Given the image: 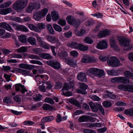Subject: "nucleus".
Masks as SVG:
<instances>
[{"mask_svg": "<svg viewBox=\"0 0 133 133\" xmlns=\"http://www.w3.org/2000/svg\"><path fill=\"white\" fill-rule=\"evenodd\" d=\"M28 42L32 45H35L36 44V40L35 39L32 37H29L28 39Z\"/></svg>", "mask_w": 133, "mask_h": 133, "instance_id": "nucleus-23", "label": "nucleus"}, {"mask_svg": "<svg viewBox=\"0 0 133 133\" xmlns=\"http://www.w3.org/2000/svg\"><path fill=\"white\" fill-rule=\"evenodd\" d=\"M2 70H3L4 71L9 72L11 71V67L8 66H4L3 65L2 66Z\"/></svg>", "mask_w": 133, "mask_h": 133, "instance_id": "nucleus-56", "label": "nucleus"}, {"mask_svg": "<svg viewBox=\"0 0 133 133\" xmlns=\"http://www.w3.org/2000/svg\"><path fill=\"white\" fill-rule=\"evenodd\" d=\"M88 87V86L84 83H82L80 84L79 88L80 89H77V92L79 94H86L85 90Z\"/></svg>", "mask_w": 133, "mask_h": 133, "instance_id": "nucleus-8", "label": "nucleus"}, {"mask_svg": "<svg viewBox=\"0 0 133 133\" xmlns=\"http://www.w3.org/2000/svg\"><path fill=\"white\" fill-rule=\"evenodd\" d=\"M127 90V91L133 92V85L128 84Z\"/></svg>", "mask_w": 133, "mask_h": 133, "instance_id": "nucleus-61", "label": "nucleus"}, {"mask_svg": "<svg viewBox=\"0 0 133 133\" xmlns=\"http://www.w3.org/2000/svg\"><path fill=\"white\" fill-rule=\"evenodd\" d=\"M12 2L11 1L4 3L0 5V8H6L9 6L11 4Z\"/></svg>", "mask_w": 133, "mask_h": 133, "instance_id": "nucleus-36", "label": "nucleus"}, {"mask_svg": "<svg viewBox=\"0 0 133 133\" xmlns=\"http://www.w3.org/2000/svg\"><path fill=\"white\" fill-rule=\"evenodd\" d=\"M70 55L74 57H77L78 55V52L75 50H72L70 51Z\"/></svg>", "mask_w": 133, "mask_h": 133, "instance_id": "nucleus-54", "label": "nucleus"}, {"mask_svg": "<svg viewBox=\"0 0 133 133\" xmlns=\"http://www.w3.org/2000/svg\"><path fill=\"white\" fill-rule=\"evenodd\" d=\"M79 44H78L76 42H73L70 44H68L67 45L71 48L78 49Z\"/></svg>", "mask_w": 133, "mask_h": 133, "instance_id": "nucleus-20", "label": "nucleus"}, {"mask_svg": "<svg viewBox=\"0 0 133 133\" xmlns=\"http://www.w3.org/2000/svg\"><path fill=\"white\" fill-rule=\"evenodd\" d=\"M95 61V59L93 57H91L89 56H85L82 58L81 61L83 63H88L89 62H94Z\"/></svg>", "mask_w": 133, "mask_h": 133, "instance_id": "nucleus-9", "label": "nucleus"}, {"mask_svg": "<svg viewBox=\"0 0 133 133\" xmlns=\"http://www.w3.org/2000/svg\"><path fill=\"white\" fill-rule=\"evenodd\" d=\"M58 23L62 26H64L66 24V22L65 19H60L58 22Z\"/></svg>", "mask_w": 133, "mask_h": 133, "instance_id": "nucleus-57", "label": "nucleus"}, {"mask_svg": "<svg viewBox=\"0 0 133 133\" xmlns=\"http://www.w3.org/2000/svg\"><path fill=\"white\" fill-rule=\"evenodd\" d=\"M64 61L69 65H72L75 64V63L74 62L73 59H71L69 58H67Z\"/></svg>", "mask_w": 133, "mask_h": 133, "instance_id": "nucleus-35", "label": "nucleus"}, {"mask_svg": "<svg viewBox=\"0 0 133 133\" xmlns=\"http://www.w3.org/2000/svg\"><path fill=\"white\" fill-rule=\"evenodd\" d=\"M34 9H37L40 8L41 5L39 3H31Z\"/></svg>", "mask_w": 133, "mask_h": 133, "instance_id": "nucleus-44", "label": "nucleus"}, {"mask_svg": "<svg viewBox=\"0 0 133 133\" xmlns=\"http://www.w3.org/2000/svg\"><path fill=\"white\" fill-rule=\"evenodd\" d=\"M78 79L82 81L86 82L87 81V79L86 75H78Z\"/></svg>", "mask_w": 133, "mask_h": 133, "instance_id": "nucleus-43", "label": "nucleus"}, {"mask_svg": "<svg viewBox=\"0 0 133 133\" xmlns=\"http://www.w3.org/2000/svg\"><path fill=\"white\" fill-rule=\"evenodd\" d=\"M91 15L94 17H96L97 18H101L103 17V15L101 13L97 12L94 14H92Z\"/></svg>", "mask_w": 133, "mask_h": 133, "instance_id": "nucleus-51", "label": "nucleus"}, {"mask_svg": "<svg viewBox=\"0 0 133 133\" xmlns=\"http://www.w3.org/2000/svg\"><path fill=\"white\" fill-rule=\"evenodd\" d=\"M30 62L32 64H38L40 65H42L43 64L41 62L37 60H32L30 61Z\"/></svg>", "mask_w": 133, "mask_h": 133, "instance_id": "nucleus-60", "label": "nucleus"}, {"mask_svg": "<svg viewBox=\"0 0 133 133\" xmlns=\"http://www.w3.org/2000/svg\"><path fill=\"white\" fill-rule=\"evenodd\" d=\"M111 105V102L108 101H105L103 102V105L106 108L110 107Z\"/></svg>", "mask_w": 133, "mask_h": 133, "instance_id": "nucleus-58", "label": "nucleus"}, {"mask_svg": "<svg viewBox=\"0 0 133 133\" xmlns=\"http://www.w3.org/2000/svg\"><path fill=\"white\" fill-rule=\"evenodd\" d=\"M12 9L10 8L0 9V14L4 15H6L10 13Z\"/></svg>", "mask_w": 133, "mask_h": 133, "instance_id": "nucleus-16", "label": "nucleus"}, {"mask_svg": "<svg viewBox=\"0 0 133 133\" xmlns=\"http://www.w3.org/2000/svg\"><path fill=\"white\" fill-rule=\"evenodd\" d=\"M84 42L90 44H92L93 42V41L89 37H86L84 39Z\"/></svg>", "mask_w": 133, "mask_h": 133, "instance_id": "nucleus-49", "label": "nucleus"}, {"mask_svg": "<svg viewBox=\"0 0 133 133\" xmlns=\"http://www.w3.org/2000/svg\"><path fill=\"white\" fill-rule=\"evenodd\" d=\"M110 41L111 47L115 49H117V47L116 44L115 40L114 38H112L110 40Z\"/></svg>", "mask_w": 133, "mask_h": 133, "instance_id": "nucleus-24", "label": "nucleus"}, {"mask_svg": "<svg viewBox=\"0 0 133 133\" xmlns=\"http://www.w3.org/2000/svg\"><path fill=\"white\" fill-rule=\"evenodd\" d=\"M107 42L104 41H103L98 43L97 45V48L102 49L106 48L107 46Z\"/></svg>", "mask_w": 133, "mask_h": 133, "instance_id": "nucleus-11", "label": "nucleus"}, {"mask_svg": "<svg viewBox=\"0 0 133 133\" xmlns=\"http://www.w3.org/2000/svg\"><path fill=\"white\" fill-rule=\"evenodd\" d=\"M39 56L42 58L46 59H50L52 58V57L49 54L42 53L39 54Z\"/></svg>", "mask_w": 133, "mask_h": 133, "instance_id": "nucleus-17", "label": "nucleus"}, {"mask_svg": "<svg viewBox=\"0 0 133 133\" xmlns=\"http://www.w3.org/2000/svg\"><path fill=\"white\" fill-rule=\"evenodd\" d=\"M36 38L38 44L41 46L44 42L43 41V39L39 36H37Z\"/></svg>", "mask_w": 133, "mask_h": 133, "instance_id": "nucleus-47", "label": "nucleus"}, {"mask_svg": "<svg viewBox=\"0 0 133 133\" xmlns=\"http://www.w3.org/2000/svg\"><path fill=\"white\" fill-rule=\"evenodd\" d=\"M89 117V116H82L79 118L78 121L79 122H87L88 121Z\"/></svg>", "mask_w": 133, "mask_h": 133, "instance_id": "nucleus-29", "label": "nucleus"}, {"mask_svg": "<svg viewBox=\"0 0 133 133\" xmlns=\"http://www.w3.org/2000/svg\"><path fill=\"white\" fill-rule=\"evenodd\" d=\"M128 85H124L123 84H120L118 86V88L122 90L126 91L127 90V88Z\"/></svg>", "mask_w": 133, "mask_h": 133, "instance_id": "nucleus-45", "label": "nucleus"}, {"mask_svg": "<svg viewBox=\"0 0 133 133\" xmlns=\"http://www.w3.org/2000/svg\"><path fill=\"white\" fill-rule=\"evenodd\" d=\"M87 72L88 73L93 75H104L105 74L103 70L95 68H89L88 69Z\"/></svg>", "mask_w": 133, "mask_h": 133, "instance_id": "nucleus-5", "label": "nucleus"}, {"mask_svg": "<svg viewBox=\"0 0 133 133\" xmlns=\"http://www.w3.org/2000/svg\"><path fill=\"white\" fill-rule=\"evenodd\" d=\"M23 85L20 84H17L15 85V89L17 91H18L20 90L21 88H22V86Z\"/></svg>", "mask_w": 133, "mask_h": 133, "instance_id": "nucleus-63", "label": "nucleus"}, {"mask_svg": "<svg viewBox=\"0 0 133 133\" xmlns=\"http://www.w3.org/2000/svg\"><path fill=\"white\" fill-rule=\"evenodd\" d=\"M106 72L109 75H112L115 74V72L119 74H122V70H116V71L114 70H107Z\"/></svg>", "mask_w": 133, "mask_h": 133, "instance_id": "nucleus-25", "label": "nucleus"}, {"mask_svg": "<svg viewBox=\"0 0 133 133\" xmlns=\"http://www.w3.org/2000/svg\"><path fill=\"white\" fill-rule=\"evenodd\" d=\"M27 50V48L25 46H22L17 49V52L18 53L25 52Z\"/></svg>", "mask_w": 133, "mask_h": 133, "instance_id": "nucleus-42", "label": "nucleus"}, {"mask_svg": "<svg viewBox=\"0 0 133 133\" xmlns=\"http://www.w3.org/2000/svg\"><path fill=\"white\" fill-rule=\"evenodd\" d=\"M45 24L43 23H38L37 24L38 29H39V32H41L40 30L45 29Z\"/></svg>", "mask_w": 133, "mask_h": 133, "instance_id": "nucleus-37", "label": "nucleus"}, {"mask_svg": "<svg viewBox=\"0 0 133 133\" xmlns=\"http://www.w3.org/2000/svg\"><path fill=\"white\" fill-rule=\"evenodd\" d=\"M124 114L128 116H133V108H130L125 110L124 111Z\"/></svg>", "mask_w": 133, "mask_h": 133, "instance_id": "nucleus-26", "label": "nucleus"}, {"mask_svg": "<svg viewBox=\"0 0 133 133\" xmlns=\"http://www.w3.org/2000/svg\"><path fill=\"white\" fill-rule=\"evenodd\" d=\"M110 34L109 30L105 29L104 31H100L98 35V37L99 38H101L106 36L109 35Z\"/></svg>", "mask_w": 133, "mask_h": 133, "instance_id": "nucleus-14", "label": "nucleus"}, {"mask_svg": "<svg viewBox=\"0 0 133 133\" xmlns=\"http://www.w3.org/2000/svg\"><path fill=\"white\" fill-rule=\"evenodd\" d=\"M0 28H3L11 32H13L14 30L11 26L5 22L0 23Z\"/></svg>", "mask_w": 133, "mask_h": 133, "instance_id": "nucleus-10", "label": "nucleus"}, {"mask_svg": "<svg viewBox=\"0 0 133 133\" xmlns=\"http://www.w3.org/2000/svg\"><path fill=\"white\" fill-rule=\"evenodd\" d=\"M66 20L68 23L70 24H73L74 23L75 19L71 16H68L66 18Z\"/></svg>", "mask_w": 133, "mask_h": 133, "instance_id": "nucleus-28", "label": "nucleus"}, {"mask_svg": "<svg viewBox=\"0 0 133 133\" xmlns=\"http://www.w3.org/2000/svg\"><path fill=\"white\" fill-rule=\"evenodd\" d=\"M78 49L82 51H86L88 49V47L87 46H84L79 44Z\"/></svg>", "mask_w": 133, "mask_h": 133, "instance_id": "nucleus-39", "label": "nucleus"}, {"mask_svg": "<svg viewBox=\"0 0 133 133\" xmlns=\"http://www.w3.org/2000/svg\"><path fill=\"white\" fill-rule=\"evenodd\" d=\"M69 89V86L66 83H65L64 84L62 91H63L64 90H68Z\"/></svg>", "mask_w": 133, "mask_h": 133, "instance_id": "nucleus-62", "label": "nucleus"}, {"mask_svg": "<svg viewBox=\"0 0 133 133\" xmlns=\"http://www.w3.org/2000/svg\"><path fill=\"white\" fill-rule=\"evenodd\" d=\"M90 107L92 110L94 112H96L98 110V108L99 107L98 105H99V104H95L94 103L91 102L89 103Z\"/></svg>", "mask_w": 133, "mask_h": 133, "instance_id": "nucleus-13", "label": "nucleus"}, {"mask_svg": "<svg viewBox=\"0 0 133 133\" xmlns=\"http://www.w3.org/2000/svg\"><path fill=\"white\" fill-rule=\"evenodd\" d=\"M111 81L113 83H122L128 84L129 82L128 79L122 77H115L112 79Z\"/></svg>", "mask_w": 133, "mask_h": 133, "instance_id": "nucleus-6", "label": "nucleus"}, {"mask_svg": "<svg viewBox=\"0 0 133 133\" xmlns=\"http://www.w3.org/2000/svg\"><path fill=\"white\" fill-rule=\"evenodd\" d=\"M53 27L55 30L57 31L60 32L62 31V28L61 26L56 24H53Z\"/></svg>", "mask_w": 133, "mask_h": 133, "instance_id": "nucleus-38", "label": "nucleus"}, {"mask_svg": "<svg viewBox=\"0 0 133 133\" xmlns=\"http://www.w3.org/2000/svg\"><path fill=\"white\" fill-rule=\"evenodd\" d=\"M34 10V9L30 3L26 8V11L28 13H31Z\"/></svg>", "mask_w": 133, "mask_h": 133, "instance_id": "nucleus-40", "label": "nucleus"}, {"mask_svg": "<svg viewBox=\"0 0 133 133\" xmlns=\"http://www.w3.org/2000/svg\"><path fill=\"white\" fill-rule=\"evenodd\" d=\"M83 131L84 133H96L95 131L91 129H85Z\"/></svg>", "mask_w": 133, "mask_h": 133, "instance_id": "nucleus-64", "label": "nucleus"}, {"mask_svg": "<svg viewBox=\"0 0 133 133\" xmlns=\"http://www.w3.org/2000/svg\"><path fill=\"white\" fill-rule=\"evenodd\" d=\"M118 39L119 44L122 46L125 47L124 50H129L132 48V46L130 43L131 41L130 39L121 37H119Z\"/></svg>", "mask_w": 133, "mask_h": 133, "instance_id": "nucleus-2", "label": "nucleus"}, {"mask_svg": "<svg viewBox=\"0 0 133 133\" xmlns=\"http://www.w3.org/2000/svg\"><path fill=\"white\" fill-rule=\"evenodd\" d=\"M17 72H18L21 74H22L30 75V74L29 71L21 69H17Z\"/></svg>", "mask_w": 133, "mask_h": 133, "instance_id": "nucleus-34", "label": "nucleus"}, {"mask_svg": "<svg viewBox=\"0 0 133 133\" xmlns=\"http://www.w3.org/2000/svg\"><path fill=\"white\" fill-rule=\"evenodd\" d=\"M10 19L18 22H23L22 19L19 17H10Z\"/></svg>", "mask_w": 133, "mask_h": 133, "instance_id": "nucleus-31", "label": "nucleus"}, {"mask_svg": "<svg viewBox=\"0 0 133 133\" xmlns=\"http://www.w3.org/2000/svg\"><path fill=\"white\" fill-rule=\"evenodd\" d=\"M45 102L48 103H49L51 104H54V102L53 99L50 98H46L45 99Z\"/></svg>", "mask_w": 133, "mask_h": 133, "instance_id": "nucleus-53", "label": "nucleus"}, {"mask_svg": "<svg viewBox=\"0 0 133 133\" xmlns=\"http://www.w3.org/2000/svg\"><path fill=\"white\" fill-rule=\"evenodd\" d=\"M28 27L31 30H34L37 32H39V29H38V28L33 24H29L28 25Z\"/></svg>", "mask_w": 133, "mask_h": 133, "instance_id": "nucleus-27", "label": "nucleus"}, {"mask_svg": "<svg viewBox=\"0 0 133 133\" xmlns=\"http://www.w3.org/2000/svg\"><path fill=\"white\" fill-rule=\"evenodd\" d=\"M68 56L67 52L65 51H62L59 54L60 57L63 59L64 61L67 58Z\"/></svg>", "mask_w": 133, "mask_h": 133, "instance_id": "nucleus-30", "label": "nucleus"}, {"mask_svg": "<svg viewBox=\"0 0 133 133\" xmlns=\"http://www.w3.org/2000/svg\"><path fill=\"white\" fill-rule=\"evenodd\" d=\"M69 102L75 105L78 107H81V105L79 103L74 99H72L70 100Z\"/></svg>", "mask_w": 133, "mask_h": 133, "instance_id": "nucleus-33", "label": "nucleus"}, {"mask_svg": "<svg viewBox=\"0 0 133 133\" xmlns=\"http://www.w3.org/2000/svg\"><path fill=\"white\" fill-rule=\"evenodd\" d=\"M47 39L48 41L52 43H58L59 45L61 43L59 42L58 40L54 37L52 36H48L47 37Z\"/></svg>", "mask_w": 133, "mask_h": 133, "instance_id": "nucleus-15", "label": "nucleus"}, {"mask_svg": "<svg viewBox=\"0 0 133 133\" xmlns=\"http://www.w3.org/2000/svg\"><path fill=\"white\" fill-rule=\"evenodd\" d=\"M28 0H17L13 5V8L17 12H20L27 5Z\"/></svg>", "mask_w": 133, "mask_h": 133, "instance_id": "nucleus-1", "label": "nucleus"}, {"mask_svg": "<svg viewBox=\"0 0 133 133\" xmlns=\"http://www.w3.org/2000/svg\"><path fill=\"white\" fill-rule=\"evenodd\" d=\"M18 66L21 68L28 70H32L34 68V66L33 65L24 63L19 64Z\"/></svg>", "mask_w": 133, "mask_h": 133, "instance_id": "nucleus-12", "label": "nucleus"}, {"mask_svg": "<svg viewBox=\"0 0 133 133\" xmlns=\"http://www.w3.org/2000/svg\"><path fill=\"white\" fill-rule=\"evenodd\" d=\"M46 27L48 30L50 34L52 35L54 34V31L51 25L48 24L47 25Z\"/></svg>", "mask_w": 133, "mask_h": 133, "instance_id": "nucleus-46", "label": "nucleus"}, {"mask_svg": "<svg viewBox=\"0 0 133 133\" xmlns=\"http://www.w3.org/2000/svg\"><path fill=\"white\" fill-rule=\"evenodd\" d=\"M41 46L44 49H50V45L44 42Z\"/></svg>", "mask_w": 133, "mask_h": 133, "instance_id": "nucleus-52", "label": "nucleus"}, {"mask_svg": "<svg viewBox=\"0 0 133 133\" xmlns=\"http://www.w3.org/2000/svg\"><path fill=\"white\" fill-rule=\"evenodd\" d=\"M48 12V10L46 8L44 9L39 12H35L33 18L36 21H39L41 18L45 16Z\"/></svg>", "mask_w": 133, "mask_h": 133, "instance_id": "nucleus-3", "label": "nucleus"}, {"mask_svg": "<svg viewBox=\"0 0 133 133\" xmlns=\"http://www.w3.org/2000/svg\"><path fill=\"white\" fill-rule=\"evenodd\" d=\"M103 96L105 98H109L112 99H115L116 97V95L112 92H109L104 94Z\"/></svg>", "mask_w": 133, "mask_h": 133, "instance_id": "nucleus-18", "label": "nucleus"}, {"mask_svg": "<svg viewBox=\"0 0 133 133\" xmlns=\"http://www.w3.org/2000/svg\"><path fill=\"white\" fill-rule=\"evenodd\" d=\"M43 108L46 110H49L51 111H54L56 110L54 108L48 104L44 105L43 106Z\"/></svg>", "mask_w": 133, "mask_h": 133, "instance_id": "nucleus-21", "label": "nucleus"}, {"mask_svg": "<svg viewBox=\"0 0 133 133\" xmlns=\"http://www.w3.org/2000/svg\"><path fill=\"white\" fill-rule=\"evenodd\" d=\"M63 84L61 82H59L56 83L55 88L56 89H59L62 87Z\"/></svg>", "mask_w": 133, "mask_h": 133, "instance_id": "nucleus-55", "label": "nucleus"}, {"mask_svg": "<svg viewBox=\"0 0 133 133\" xmlns=\"http://www.w3.org/2000/svg\"><path fill=\"white\" fill-rule=\"evenodd\" d=\"M54 119V117L52 116H50L44 117L42 119L41 121L42 123L49 122L52 121Z\"/></svg>", "mask_w": 133, "mask_h": 133, "instance_id": "nucleus-19", "label": "nucleus"}, {"mask_svg": "<svg viewBox=\"0 0 133 133\" xmlns=\"http://www.w3.org/2000/svg\"><path fill=\"white\" fill-rule=\"evenodd\" d=\"M51 16L52 19L54 21L57 20L59 18L58 12L54 11L52 12Z\"/></svg>", "mask_w": 133, "mask_h": 133, "instance_id": "nucleus-22", "label": "nucleus"}, {"mask_svg": "<svg viewBox=\"0 0 133 133\" xmlns=\"http://www.w3.org/2000/svg\"><path fill=\"white\" fill-rule=\"evenodd\" d=\"M64 36L67 38L70 37L72 35V33L71 31H69L65 32L63 34Z\"/></svg>", "mask_w": 133, "mask_h": 133, "instance_id": "nucleus-59", "label": "nucleus"}, {"mask_svg": "<svg viewBox=\"0 0 133 133\" xmlns=\"http://www.w3.org/2000/svg\"><path fill=\"white\" fill-rule=\"evenodd\" d=\"M85 31H86L85 29H81L76 33L77 35L78 36H82L85 33Z\"/></svg>", "mask_w": 133, "mask_h": 133, "instance_id": "nucleus-48", "label": "nucleus"}, {"mask_svg": "<svg viewBox=\"0 0 133 133\" xmlns=\"http://www.w3.org/2000/svg\"><path fill=\"white\" fill-rule=\"evenodd\" d=\"M18 30L22 31L23 32H27L28 31V29L24 26L19 25L18 27Z\"/></svg>", "mask_w": 133, "mask_h": 133, "instance_id": "nucleus-32", "label": "nucleus"}, {"mask_svg": "<svg viewBox=\"0 0 133 133\" xmlns=\"http://www.w3.org/2000/svg\"><path fill=\"white\" fill-rule=\"evenodd\" d=\"M83 21H81L79 19H75L74 23L73 24H74L76 27H77L80 25V24L83 22Z\"/></svg>", "mask_w": 133, "mask_h": 133, "instance_id": "nucleus-50", "label": "nucleus"}, {"mask_svg": "<svg viewBox=\"0 0 133 133\" xmlns=\"http://www.w3.org/2000/svg\"><path fill=\"white\" fill-rule=\"evenodd\" d=\"M47 64L55 69H59L61 67L59 63L57 61L54 60L49 61L46 62Z\"/></svg>", "mask_w": 133, "mask_h": 133, "instance_id": "nucleus-7", "label": "nucleus"}, {"mask_svg": "<svg viewBox=\"0 0 133 133\" xmlns=\"http://www.w3.org/2000/svg\"><path fill=\"white\" fill-rule=\"evenodd\" d=\"M19 39V41L22 43H25L26 42V37L25 35L20 36Z\"/></svg>", "mask_w": 133, "mask_h": 133, "instance_id": "nucleus-41", "label": "nucleus"}, {"mask_svg": "<svg viewBox=\"0 0 133 133\" xmlns=\"http://www.w3.org/2000/svg\"><path fill=\"white\" fill-rule=\"evenodd\" d=\"M109 65L113 67H118L121 65L120 61L115 56H112L107 61Z\"/></svg>", "mask_w": 133, "mask_h": 133, "instance_id": "nucleus-4", "label": "nucleus"}]
</instances>
